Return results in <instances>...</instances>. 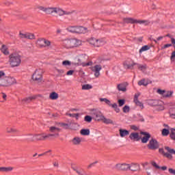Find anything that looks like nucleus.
Listing matches in <instances>:
<instances>
[{
	"label": "nucleus",
	"instance_id": "f257e3e1",
	"mask_svg": "<svg viewBox=\"0 0 175 175\" xmlns=\"http://www.w3.org/2000/svg\"><path fill=\"white\" fill-rule=\"evenodd\" d=\"M11 68H17L21 65V55L17 53H11L8 61Z\"/></svg>",
	"mask_w": 175,
	"mask_h": 175
},
{
	"label": "nucleus",
	"instance_id": "f03ea898",
	"mask_svg": "<svg viewBox=\"0 0 175 175\" xmlns=\"http://www.w3.org/2000/svg\"><path fill=\"white\" fill-rule=\"evenodd\" d=\"M63 44L66 49H75L81 45V41L77 39H67L63 42Z\"/></svg>",
	"mask_w": 175,
	"mask_h": 175
},
{
	"label": "nucleus",
	"instance_id": "7ed1b4c3",
	"mask_svg": "<svg viewBox=\"0 0 175 175\" xmlns=\"http://www.w3.org/2000/svg\"><path fill=\"white\" fill-rule=\"evenodd\" d=\"M16 81L14 77H5L4 79H0V87H10L16 84Z\"/></svg>",
	"mask_w": 175,
	"mask_h": 175
},
{
	"label": "nucleus",
	"instance_id": "20e7f679",
	"mask_svg": "<svg viewBox=\"0 0 175 175\" xmlns=\"http://www.w3.org/2000/svg\"><path fill=\"white\" fill-rule=\"evenodd\" d=\"M30 136H32L31 142H34V140H36L37 142H43L44 140H50V136H51V135L42 133L40 134H35L33 135L30 134Z\"/></svg>",
	"mask_w": 175,
	"mask_h": 175
},
{
	"label": "nucleus",
	"instance_id": "39448f33",
	"mask_svg": "<svg viewBox=\"0 0 175 175\" xmlns=\"http://www.w3.org/2000/svg\"><path fill=\"white\" fill-rule=\"evenodd\" d=\"M32 80L36 83H42L43 81V70L37 69L32 75Z\"/></svg>",
	"mask_w": 175,
	"mask_h": 175
},
{
	"label": "nucleus",
	"instance_id": "423d86ee",
	"mask_svg": "<svg viewBox=\"0 0 175 175\" xmlns=\"http://www.w3.org/2000/svg\"><path fill=\"white\" fill-rule=\"evenodd\" d=\"M49 132L51 133L47 135H51L49 137V140H53V137L57 138L59 137V132H61V129L52 126L49 127Z\"/></svg>",
	"mask_w": 175,
	"mask_h": 175
},
{
	"label": "nucleus",
	"instance_id": "0eeeda50",
	"mask_svg": "<svg viewBox=\"0 0 175 175\" xmlns=\"http://www.w3.org/2000/svg\"><path fill=\"white\" fill-rule=\"evenodd\" d=\"M91 116L95 121H103V118H105L103 113L98 109H92Z\"/></svg>",
	"mask_w": 175,
	"mask_h": 175
},
{
	"label": "nucleus",
	"instance_id": "6e6552de",
	"mask_svg": "<svg viewBox=\"0 0 175 175\" xmlns=\"http://www.w3.org/2000/svg\"><path fill=\"white\" fill-rule=\"evenodd\" d=\"M36 43L40 49H46L51 46V42L46 38H39Z\"/></svg>",
	"mask_w": 175,
	"mask_h": 175
},
{
	"label": "nucleus",
	"instance_id": "1a4fd4ad",
	"mask_svg": "<svg viewBox=\"0 0 175 175\" xmlns=\"http://www.w3.org/2000/svg\"><path fill=\"white\" fill-rule=\"evenodd\" d=\"M89 43L94 46V47H100L106 44L104 39H96L95 38H92L89 40Z\"/></svg>",
	"mask_w": 175,
	"mask_h": 175
},
{
	"label": "nucleus",
	"instance_id": "9d476101",
	"mask_svg": "<svg viewBox=\"0 0 175 175\" xmlns=\"http://www.w3.org/2000/svg\"><path fill=\"white\" fill-rule=\"evenodd\" d=\"M148 150H152V151H155V150H158L159 148V142L156 139L152 138L149 143L147 145Z\"/></svg>",
	"mask_w": 175,
	"mask_h": 175
},
{
	"label": "nucleus",
	"instance_id": "9b49d317",
	"mask_svg": "<svg viewBox=\"0 0 175 175\" xmlns=\"http://www.w3.org/2000/svg\"><path fill=\"white\" fill-rule=\"evenodd\" d=\"M137 65L132 59H127L123 62L124 69H133V66Z\"/></svg>",
	"mask_w": 175,
	"mask_h": 175
},
{
	"label": "nucleus",
	"instance_id": "f8f14e48",
	"mask_svg": "<svg viewBox=\"0 0 175 175\" xmlns=\"http://www.w3.org/2000/svg\"><path fill=\"white\" fill-rule=\"evenodd\" d=\"M54 13L56 14H58L59 16H69L73 13V12L70 11H64V10L59 8H55Z\"/></svg>",
	"mask_w": 175,
	"mask_h": 175
},
{
	"label": "nucleus",
	"instance_id": "ddd939ff",
	"mask_svg": "<svg viewBox=\"0 0 175 175\" xmlns=\"http://www.w3.org/2000/svg\"><path fill=\"white\" fill-rule=\"evenodd\" d=\"M139 96H140V94H135L134 96L133 102L135 103L136 106H138L141 110H143L144 109V105H143V103L139 100Z\"/></svg>",
	"mask_w": 175,
	"mask_h": 175
},
{
	"label": "nucleus",
	"instance_id": "4468645a",
	"mask_svg": "<svg viewBox=\"0 0 175 175\" xmlns=\"http://www.w3.org/2000/svg\"><path fill=\"white\" fill-rule=\"evenodd\" d=\"M19 36L21 39H35V35L31 33H19Z\"/></svg>",
	"mask_w": 175,
	"mask_h": 175
},
{
	"label": "nucleus",
	"instance_id": "2eb2a0df",
	"mask_svg": "<svg viewBox=\"0 0 175 175\" xmlns=\"http://www.w3.org/2000/svg\"><path fill=\"white\" fill-rule=\"evenodd\" d=\"M38 9L40 10H42V12H44V13H46V14H53V13H54L55 8H44L43 6H40Z\"/></svg>",
	"mask_w": 175,
	"mask_h": 175
},
{
	"label": "nucleus",
	"instance_id": "dca6fc26",
	"mask_svg": "<svg viewBox=\"0 0 175 175\" xmlns=\"http://www.w3.org/2000/svg\"><path fill=\"white\" fill-rule=\"evenodd\" d=\"M92 70L94 72L95 77H99V76H100V70H102V66L96 65L92 68Z\"/></svg>",
	"mask_w": 175,
	"mask_h": 175
},
{
	"label": "nucleus",
	"instance_id": "f3484780",
	"mask_svg": "<svg viewBox=\"0 0 175 175\" xmlns=\"http://www.w3.org/2000/svg\"><path fill=\"white\" fill-rule=\"evenodd\" d=\"M141 135H143L144 137L141 139L142 143L146 144L150 140L151 135L149 133L142 131Z\"/></svg>",
	"mask_w": 175,
	"mask_h": 175
},
{
	"label": "nucleus",
	"instance_id": "a211bd4d",
	"mask_svg": "<svg viewBox=\"0 0 175 175\" xmlns=\"http://www.w3.org/2000/svg\"><path fill=\"white\" fill-rule=\"evenodd\" d=\"M159 103H161V101L157 100H152L151 105L152 106L157 107V110H160V111L165 110V107L162 105H159Z\"/></svg>",
	"mask_w": 175,
	"mask_h": 175
},
{
	"label": "nucleus",
	"instance_id": "6ab92c4d",
	"mask_svg": "<svg viewBox=\"0 0 175 175\" xmlns=\"http://www.w3.org/2000/svg\"><path fill=\"white\" fill-rule=\"evenodd\" d=\"M88 29L82 26H77L75 33H87Z\"/></svg>",
	"mask_w": 175,
	"mask_h": 175
},
{
	"label": "nucleus",
	"instance_id": "aec40b11",
	"mask_svg": "<svg viewBox=\"0 0 175 175\" xmlns=\"http://www.w3.org/2000/svg\"><path fill=\"white\" fill-rule=\"evenodd\" d=\"M129 139L133 142H139V140H140L139 133H131L129 135Z\"/></svg>",
	"mask_w": 175,
	"mask_h": 175
},
{
	"label": "nucleus",
	"instance_id": "412c9836",
	"mask_svg": "<svg viewBox=\"0 0 175 175\" xmlns=\"http://www.w3.org/2000/svg\"><path fill=\"white\" fill-rule=\"evenodd\" d=\"M123 22L124 24H137V19L133 18H124Z\"/></svg>",
	"mask_w": 175,
	"mask_h": 175
},
{
	"label": "nucleus",
	"instance_id": "4be33fe9",
	"mask_svg": "<svg viewBox=\"0 0 175 175\" xmlns=\"http://www.w3.org/2000/svg\"><path fill=\"white\" fill-rule=\"evenodd\" d=\"M116 169H118V170H122V171L128 170V169H129V164H126V163L117 164Z\"/></svg>",
	"mask_w": 175,
	"mask_h": 175
},
{
	"label": "nucleus",
	"instance_id": "5701e85b",
	"mask_svg": "<svg viewBox=\"0 0 175 175\" xmlns=\"http://www.w3.org/2000/svg\"><path fill=\"white\" fill-rule=\"evenodd\" d=\"M129 170H131V172H137L139 169H140V165L137 163H133L129 164Z\"/></svg>",
	"mask_w": 175,
	"mask_h": 175
},
{
	"label": "nucleus",
	"instance_id": "b1692460",
	"mask_svg": "<svg viewBox=\"0 0 175 175\" xmlns=\"http://www.w3.org/2000/svg\"><path fill=\"white\" fill-rule=\"evenodd\" d=\"M7 133H12L14 135H17L18 133V131L16 127H10L8 126L6 128Z\"/></svg>",
	"mask_w": 175,
	"mask_h": 175
},
{
	"label": "nucleus",
	"instance_id": "393cba45",
	"mask_svg": "<svg viewBox=\"0 0 175 175\" xmlns=\"http://www.w3.org/2000/svg\"><path fill=\"white\" fill-rule=\"evenodd\" d=\"M117 90L121 91L122 92H126V84L125 83H119L117 85Z\"/></svg>",
	"mask_w": 175,
	"mask_h": 175
},
{
	"label": "nucleus",
	"instance_id": "a878e982",
	"mask_svg": "<svg viewBox=\"0 0 175 175\" xmlns=\"http://www.w3.org/2000/svg\"><path fill=\"white\" fill-rule=\"evenodd\" d=\"M119 133L120 137H125V136H128L129 135V131L126 129H120L119 130Z\"/></svg>",
	"mask_w": 175,
	"mask_h": 175
},
{
	"label": "nucleus",
	"instance_id": "bb28decb",
	"mask_svg": "<svg viewBox=\"0 0 175 175\" xmlns=\"http://www.w3.org/2000/svg\"><path fill=\"white\" fill-rule=\"evenodd\" d=\"M58 98H59V96L58 95V93L55 92H53L49 94V99H51V100H57Z\"/></svg>",
	"mask_w": 175,
	"mask_h": 175
},
{
	"label": "nucleus",
	"instance_id": "cd10ccee",
	"mask_svg": "<svg viewBox=\"0 0 175 175\" xmlns=\"http://www.w3.org/2000/svg\"><path fill=\"white\" fill-rule=\"evenodd\" d=\"M81 138L79 137H75L72 139V143L74 144V146H79L81 143Z\"/></svg>",
	"mask_w": 175,
	"mask_h": 175
},
{
	"label": "nucleus",
	"instance_id": "c85d7f7f",
	"mask_svg": "<svg viewBox=\"0 0 175 175\" xmlns=\"http://www.w3.org/2000/svg\"><path fill=\"white\" fill-rule=\"evenodd\" d=\"M13 167H0V172L1 173H8V172H12Z\"/></svg>",
	"mask_w": 175,
	"mask_h": 175
},
{
	"label": "nucleus",
	"instance_id": "c756f323",
	"mask_svg": "<svg viewBox=\"0 0 175 175\" xmlns=\"http://www.w3.org/2000/svg\"><path fill=\"white\" fill-rule=\"evenodd\" d=\"M148 84V80L146 81V79H142L138 81V85L139 86L144 85V87H147Z\"/></svg>",
	"mask_w": 175,
	"mask_h": 175
},
{
	"label": "nucleus",
	"instance_id": "7c9ffc66",
	"mask_svg": "<svg viewBox=\"0 0 175 175\" xmlns=\"http://www.w3.org/2000/svg\"><path fill=\"white\" fill-rule=\"evenodd\" d=\"M1 51L3 53V54H4V55H9V50L8 49V46H6V45H2Z\"/></svg>",
	"mask_w": 175,
	"mask_h": 175
},
{
	"label": "nucleus",
	"instance_id": "2f4dec72",
	"mask_svg": "<svg viewBox=\"0 0 175 175\" xmlns=\"http://www.w3.org/2000/svg\"><path fill=\"white\" fill-rule=\"evenodd\" d=\"M56 125H57V126H60L63 129H69V124L67 123L59 122L57 123Z\"/></svg>",
	"mask_w": 175,
	"mask_h": 175
},
{
	"label": "nucleus",
	"instance_id": "473e14b6",
	"mask_svg": "<svg viewBox=\"0 0 175 175\" xmlns=\"http://www.w3.org/2000/svg\"><path fill=\"white\" fill-rule=\"evenodd\" d=\"M75 172H76V173H77V174L79 175H89L88 174H87V172H85V171L83 169H74Z\"/></svg>",
	"mask_w": 175,
	"mask_h": 175
},
{
	"label": "nucleus",
	"instance_id": "72a5a7b5",
	"mask_svg": "<svg viewBox=\"0 0 175 175\" xmlns=\"http://www.w3.org/2000/svg\"><path fill=\"white\" fill-rule=\"evenodd\" d=\"M137 68L139 69V70H142V72H144V70H146V69H147V65L144 64V65H142V64H137Z\"/></svg>",
	"mask_w": 175,
	"mask_h": 175
},
{
	"label": "nucleus",
	"instance_id": "f704fd0d",
	"mask_svg": "<svg viewBox=\"0 0 175 175\" xmlns=\"http://www.w3.org/2000/svg\"><path fill=\"white\" fill-rule=\"evenodd\" d=\"M76 27L77 26H68L66 28V31H68V32H71V33H75L76 31Z\"/></svg>",
	"mask_w": 175,
	"mask_h": 175
},
{
	"label": "nucleus",
	"instance_id": "c9c22d12",
	"mask_svg": "<svg viewBox=\"0 0 175 175\" xmlns=\"http://www.w3.org/2000/svg\"><path fill=\"white\" fill-rule=\"evenodd\" d=\"M137 24H144V25H150L149 21L147 20H137Z\"/></svg>",
	"mask_w": 175,
	"mask_h": 175
},
{
	"label": "nucleus",
	"instance_id": "e433bc0d",
	"mask_svg": "<svg viewBox=\"0 0 175 175\" xmlns=\"http://www.w3.org/2000/svg\"><path fill=\"white\" fill-rule=\"evenodd\" d=\"M150 46H148V45H145V46H142V47L139 49V53L140 54H142V53H143L144 51H147L150 50Z\"/></svg>",
	"mask_w": 175,
	"mask_h": 175
},
{
	"label": "nucleus",
	"instance_id": "4c0bfd02",
	"mask_svg": "<svg viewBox=\"0 0 175 175\" xmlns=\"http://www.w3.org/2000/svg\"><path fill=\"white\" fill-rule=\"evenodd\" d=\"M36 98H38L37 96H31L24 98L23 100L25 102H31V100H33L36 99Z\"/></svg>",
	"mask_w": 175,
	"mask_h": 175
},
{
	"label": "nucleus",
	"instance_id": "58836bf2",
	"mask_svg": "<svg viewBox=\"0 0 175 175\" xmlns=\"http://www.w3.org/2000/svg\"><path fill=\"white\" fill-rule=\"evenodd\" d=\"M100 102H105V103H106V105H107L108 106H111V102L110 101V100L107 99V98H100L99 99Z\"/></svg>",
	"mask_w": 175,
	"mask_h": 175
},
{
	"label": "nucleus",
	"instance_id": "ea45409f",
	"mask_svg": "<svg viewBox=\"0 0 175 175\" xmlns=\"http://www.w3.org/2000/svg\"><path fill=\"white\" fill-rule=\"evenodd\" d=\"M81 135H83V136H88V135H90V129H81Z\"/></svg>",
	"mask_w": 175,
	"mask_h": 175
},
{
	"label": "nucleus",
	"instance_id": "a19ab883",
	"mask_svg": "<svg viewBox=\"0 0 175 175\" xmlns=\"http://www.w3.org/2000/svg\"><path fill=\"white\" fill-rule=\"evenodd\" d=\"M170 137L172 140H175V129H172L171 132L170 133Z\"/></svg>",
	"mask_w": 175,
	"mask_h": 175
},
{
	"label": "nucleus",
	"instance_id": "79ce46f5",
	"mask_svg": "<svg viewBox=\"0 0 175 175\" xmlns=\"http://www.w3.org/2000/svg\"><path fill=\"white\" fill-rule=\"evenodd\" d=\"M111 106L114 109L116 113H120V108H118V105H117V103L111 104Z\"/></svg>",
	"mask_w": 175,
	"mask_h": 175
},
{
	"label": "nucleus",
	"instance_id": "37998d69",
	"mask_svg": "<svg viewBox=\"0 0 175 175\" xmlns=\"http://www.w3.org/2000/svg\"><path fill=\"white\" fill-rule=\"evenodd\" d=\"M173 95V91H165L164 93V98H170Z\"/></svg>",
	"mask_w": 175,
	"mask_h": 175
},
{
	"label": "nucleus",
	"instance_id": "c03bdc74",
	"mask_svg": "<svg viewBox=\"0 0 175 175\" xmlns=\"http://www.w3.org/2000/svg\"><path fill=\"white\" fill-rule=\"evenodd\" d=\"M161 133L163 136H168L169 133H170V131L169 129H163Z\"/></svg>",
	"mask_w": 175,
	"mask_h": 175
},
{
	"label": "nucleus",
	"instance_id": "a18cd8bd",
	"mask_svg": "<svg viewBox=\"0 0 175 175\" xmlns=\"http://www.w3.org/2000/svg\"><path fill=\"white\" fill-rule=\"evenodd\" d=\"M63 66H70L72 65V62L69 60H65L62 62Z\"/></svg>",
	"mask_w": 175,
	"mask_h": 175
},
{
	"label": "nucleus",
	"instance_id": "49530a36",
	"mask_svg": "<svg viewBox=\"0 0 175 175\" xmlns=\"http://www.w3.org/2000/svg\"><path fill=\"white\" fill-rule=\"evenodd\" d=\"M165 150H167V152H168L170 154H175V150H174V149L170 148V147H169V146H165Z\"/></svg>",
	"mask_w": 175,
	"mask_h": 175
},
{
	"label": "nucleus",
	"instance_id": "de8ad7c7",
	"mask_svg": "<svg viewBox=\"0 0 175 175\" xmlns=\"http://www.w3.org/2000/svg\"><path fill=\"white\" fill-rule=\"evenodd\" d=\"M92 89V85L90 84H85L82 86V90H91Z\"/></svg>",
	"mask_w": 175,
	"mask_h": 175
},
{
	"label": "nucleus",
	"instance_id": "09e8293b",
	"mask_svg": "<svg viewBox=\"0 0 175 175\" xmlns=\"http://www.w3.org/2000/svg\"><path fill=\"white\" fill-rule=\"evenodd\" d=\"M173 110L174 109H170L169 114H170V118H173L174 120H175V113L173 112Z\"/></svg>",
	"mask_w": 175,
	"mask_h": 175
},
{
	"label": "nucleus",
	"instance_id": "8fccbe9b",
	"mask_svg": "<svg viewBox=\"0 0 175 175\" xmlns=\"http://www.w3.org/2000/svg\"><path fill=\"white\" fill-rule=\"evenodd\" d=\"M103 121L104 122V124H111L113 122V120H110V119H107L106 118H105L103 119Z\"/></svg>",
	"mask_w": 175,
	"mask_h": 175
},
{
	"label": "nucleus",
	"instance_id": "3c124183",
	"mask_svg": "<svg viewBox=\"0 0 175 175\" xmlns=\"http://www.w3.org/2000/svg\"><path fill=\"white\" fill-rule=\"evenodd\" d=\"M84 121H85L86 122H91V121H92V117L90 116H86L84 118Z\"/></svg>",
	"mask_w": 175,
	"mask_h": 175
},
{
	"label": "nucleus",
	"instance_id": "603ef678",
	"mask_svg": "<svg viewBox=\"0 0 175 175\" xmlns=\"http://www.w3.org/2000/svg\"><path fill=\"white\" fill-rule=\"evenodd\" d=\"M118 102L119 103L120 107H121L124 106V105H125V100H124V99H120V100H118Z\"/></svg>",
	"mask_w": 175,
	"mask_h": 175
},
{
	"label": "nucleus",
	"instance_id": "864d4df0",
	"mask_svg": "<svg viewBox=\"0 0 175 175\" xmlns=\"http://www.w3.org/2000/svg\"><path fill=\"white\" fill-rule=\"evenodd\" d=\"M165 90H162L161 89H158L157 90V93L159 94V95H162V96L164 98L165 96Z\"/></svg>",
	"mask_w": 175,
	"mask_h": 175
},
{
	"label": "nucleus",
	"instance_id": "5fc2aeb1",
	"mask_svg": "<svg viewBox=\"0 0 175 175\" xmlns=\"http://www.w3.org/2000/svg\"><path fill=\"white\" fill-rule=\"evenodd\" d=\"M151 165L152 166H153V167H155L156 169H161V167H159V165H158V164H157V162L155 161H152Z\"/></svg>",
	"mask_w": 175,
	"mask_h": 175
},
{
	"label": "nucleus",
	"instance_id": "6e6d98bb",
	"mask_svg": "<svg viewBox=\"0 0 175 175\" xmlns=\"http://www.w3.org/2000/svg\"><path fill=\"white\" fill-rule=\"evenodd\" d=\"M129 106L128 105H125L124 107H123V113H129Z\"/></svg>",
	"mask_w": 175,
	"mask_h": 175
},
{
	"label": "nucleus",
	"instance_id": "4d7b16f0",
	"mask_svg": "<svg viewBox=\"0 0 175 175\" xmlns=\"http://www.w3.org/2000/svg\"><path fill=\"white\" fill-rule=\"evenodd\" d=\"M163 157H165V158H168V159H172L173 158V156H172V154H170V153L168 152L164 153Z\"/></svg>",
	"mask_w": 175,
	"mask_h": 175
},
{
	"label": "nucleus",
	"instance_id": "13d9d810",
	"mask_svg": "<svg viewBox=\"0 0 175 175\" xmlns=\"http://www.w3.org/2000/svg\"><path fill=\"white\" fill-rule=\"evenodd\" d=\"M168 172L170 174L175 175V170L173 168H169Z\"/></svg>",
	"mask_w": 175,
	"mask_h": 175
},
{
	"label": "nucleus",
	"instance_id": "bf43d9fd",
	"mask_svg": "<svg viewBox=\"0 0 175 175\" xmlns=\"http://www.w3.org/2000/svg\"><path fill=\"white\" fill-rule=\"evenodd\" d=\"M75 73V70H70L66 72L67 76H72Z\"/></svg>",
	"mask_w": 175,
	"mask_h": 175
},
{
	"label": "nucleus",
	"instance_id": "052dcab7",
	"mask_svg": "<svg viewBox=\"0 0 175 175\" xmlns=\"http://www.w3.org/2000/svg\"><path fill=\"white\" fill-rule=\"evenodd\" d=\"M131 129H133V131H138L139 127H137L136 125H131Z\"/></svg>",
	"mask_w": 175,
	"mask_h": 175
},
{
	"label": "nucleus",
	"instance_id": "680f3d73",
	"mask_svg": "<svg viewBox=\"0 0 175 175\" xmlns=\"http://www.w3.org/2000/svg\"><path fill=\"white\" fill-rule=\"evenodd\" d=\"M159 154H161L162 155H165V150H163V148H161L159 149Z\"/></svg>",
	"mask_w": 175,
	"mask_h": 175
},
{
	"label": "nucleus",
	"instance_id": "e2e57ef3",
	"mask_svg": "<svg viewBox=\"0 0 175 175\" xmlns=\"http://www.w3.org/2000/svg\"><path fill=\"white\" fill-rule=\"evenodd\" d=\"M169 47H172V44H165V45L162 47V49H167V48H169Z\"/></svg>",
	"mask_w": 175,
	"mask_h": 175
},
{
	"label": "nucleus",
	"instance_id": "0e129e2a",
	"mask_svg": "<svg viewBox=\"0 0 175 175\" xmlns=\"http://www.w3.org/2000/svg\"><path fill=\"white\" fill-rule=\"evenodd\" d=\"M48 152H51V150H49V151H46L44 153L38 154V157H43V155H46V154H47Z\"/></svg>",
	"mask_w": 175,
	"mask_h": 175
},
{
	"label": "nucleus",
	"instance_id": "69168bd1",
	"mask_svg": "<svg viewBox=\"0 0 175 175\" xmlns=\"http://www.w3.org/2000/svg\"><path fill=\"white\" fill-rule=\"evenodd\" d=\"M57 72L59 73V75H64V73H65V71L61 69V70H57Z\"/></svg>",
	"mask_w": 175,
	"mask_h": 175
},
{
	"label": "nucleus",
	"instance_id": "338daca9",
	"mask_svg": "<svg viewBox=\"0 0 175 175\" xmlns=\"http://www.w3.org/2000/svg\"><path fill=\"white\" fill-rule=\"evenodd\" d=\"M3 76H5V72L0 71V79H1V77H3Z\"/></svg>",
	"mask_w": 175,
	"mask_h": 175
},
{
	"label": "nucleus",
	"instance_id": "774afa93",
	"mask_svg": "<svg viewBox=\"0 0 175 175\" xmlns=\"http://www.w3.org/2000/svg\"><path fill=\"white\" fill-rule=\"evenodd\" d=\"M171 42L173 44H175V39L173 38H171Z\"/></svg>",
	"mask_w": 175,
	"mask_h": 175
}]
</instances>
